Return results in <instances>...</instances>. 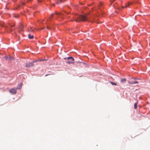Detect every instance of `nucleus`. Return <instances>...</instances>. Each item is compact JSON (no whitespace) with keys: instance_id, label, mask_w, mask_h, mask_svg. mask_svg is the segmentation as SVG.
I'll return each mask as SVG.
<instances>
[{"instance_id":"1","label":"nucleus","mask_w":150,"mask_h":150,"mask_svg":"<svg viewBox=\"0 0 150 150\" xmlns=\"http://www.w3.org/2000/svg\"><path fill=\"white\" fill-rule=\"evenodd\" d=\"M73 20L71 21H75L76 22H79L81 21H89L91 22H94V21L92 20H89L87 14L85 15H76L73 17Z\"/></svg>"},{"instance_id":"2","label":"nucleus","mask_w":150,"mask_h":150,"mask_svg":"<svg viewBox=\"0 0 150 150\" xmlns=\"http://www.w3.org/2000/svg\"><path fill=\"white\" fill-rule=\"evenodd\" d=\"M67 59V61L66 62L67 63L69 64L74 63L73 61L74 60V59L72 57H68Z\"/></svg>"},{"instance_id":"3","label":"nucleus","mask_w":150,"mask_h":150,"mask_svg":"<svg viewBox=\"0 0 150 150\" xmlns=\"http://www.w3.org/2000/svg\"><path fill=\"white\" fill-rule=\"evenodd\" d=\"M16 88H13L10 89L9 91V92L12 93L13 94H15L16 93Z\"/></svg>"},{"instance_id":"4","label":"nucleus","mask_w":150,"mask_h":150,"mask_svg":"<svg viewBox=\"0 0 150 150\" xmlns=\"http://www.w3.org/2000/svg\"><path fill=\"white\" fill-rule=\"evenodd\" d=\"M34 65L33 62H30L28 63H27L26 64L25 67H31L33 66Z\"/></svg>"},{"instance_id":"5","label":"nucleus","mask_w":150,"mask_h":150,"mask_svg":"<svg viewBox=\"0 0 150 150\" xmlns=\"http://www.w3.org/2000/svg\"><path fill=\"white\" fill-rule=\"evenodd\" d=\"M128 83L129 84H134L138 83H139V82L137 81H129L128 82Z\"/></svg>"},{"instance_id":"6","label":"nucleus","mask_w":150,"mask_h":150,"mask_svg":"<svg viewBox=\"0 0 150 150\" xmlns=\"http://www.w3.org/2000/svg\"><path fill=\"white\" fill-rule=\"evenodd\" d=\"M5 58H6V60H13V59H14V58L13 57H11L10 56H9V57H4Z\"/></svg>"},{"instance_id":"7","label":"nucleus","mask_w":150,"mask_h":150,"mask_svg":"<svg viewBox=\"0 0 150 150\" xmlns=\"http://www.w3.org/2000/svg\"><path fill=\"white\" fill-rule=\"evenodd\" d=\"M22 86V84L21 83L18 84V86L16 88V89H20Z\"/></svg>"},{"instance_id":"8","label":"nucleus","mask_w":150,"mask_h":150,"mask_svg":"<svg viewBox=\"0 0 150 150\" xmlns=\"http://www.w3.org/2000/svg\"><path fill=\"white\" fill-rule=\"evenodd\" d=\"M132 4V3H131V2H129L128 3H127V4H126L125 6V7H123V8H126L127 7H128L129 5H131V4Z\"/></svg>"},{"instance_id":"9","label":"nucleus","mask_w":150,"mask_h":150,"mask_svg":"<svg viewBox=\"0 0 150 150\" xmlns=\"http://www.w3.org/2000/svg\"><path fill=\"white\" fill-rule=\"evenodd\" d=\"M28 37L29 39H32L34 38V36L33 35H31L30 34L28 35Z\"/></svg>"},{"instance_id":"10","label":"nucleus","mask_w":150,"mask_h":150,"mask_svg":"<svg viewBox=\"0 0 150 150\" xmlns=\"http://www.w3.org/2000/svg\"><path fill=\"white\" fill-rule=\"evenodd\" d=\"M64 1H65V0H58L57 3V4H59L60 3L63 2Z\"/></svg>"},{"instance_id":"11","label":"nucleus","mask_w":150,"mask_h":150,"mask_svg":"<svg viewBox=\"0 0 150 150\" xmlns=\"http://www.w3.org/2000/svg\"><path fill=\"white\" fill-rule=\"evenodd\" d=\"M54 14V13H52V14H51L50 17V18L48 19V20H47L48 21H50V20L52 19V17H53V16Z\"/></svg>"},{"instance_id":"12","label":"nucleus","mask_w":150,"mask_h":150,"mask_svg":"<svg viewBox=\"0 0 150 150\" xmlns=\"http://www.w3.org/2000/svg\"><path fill=\"white\" fill-rule=\"evenodd\" d=\"M56 13V14L59 15V17H60L61 18H62V16H61L62 15V13H58L57 12Z\"/></svg>"},{"instance_id":"13","label":"nucleus","mask_w":150,"mask_h":150,"mask_svg":"<svg viewBox=\"0 0 150 150\" xmlns=\"http://www.w3.org/2000/svg\"><path fill=\"white\" fill-rule=\"evenodd\" d=\"M126 81V79H122L121 80V82L122 83H124Z\"/></svg>"},{"instance_id":"14","label":"nucleus","mask_w":150,"mask_h":150,"mask_svg":"<svg viewBox=\"0 0 150 150\" xmlns=\"http://www.w3.org/2000/svg\"><path fill=\"white\" fill-rule=\"evenodd\" d=\"M137 103H136L134 104V108L135 109H136L137 108Z\"/></svg>"},{"instance_id":"15","label":"nucleus","mask_w":150,"mask_h":150,"mask_svg":"<svg viewBox=\"0 0 150 150\" xmlns=\"http://www.w3.org/2000/svg\"><path fill=\"white\" fill-rule=\"evenodd\" d=\"M115 0H110V5H111L113 2L115 1Z\"/></svg>"},{"instance_id":"16","label":"nucleus","mask_w":150,"mask_h":150,"mask_svg":"<svg viewBox=\"0 0 150 150\" xmlns=\"http://www.w3.org/2000/svg\"><path fill=\"white\" fill-rule=\"evenodd\" d=\"M3 24H4L3 22L0 21V25L1 26H3L4 25Z\"/></svg>"},{"instance_id":"17","label":"nucleus","mask_w":150,"mask_h":150,"mask_svg":"<svg viewBox=\"0 0 150 150\" xmlns=\"http://www.w3.org/2000/svg\"><path fill=\"white\" fill-rule=\"evenodd\" d=\"M110 83L112 85H117V84L116 83H115L112 82L111 81L110 82Z\"/></svg>"},{"instance_id":"18","label":"nucleus","mask_w":150,"mask_h":150,"mask_svg":"<svg viewBox=\"0 0 150 150\" xmlns=\"http://www.w3.org/2000/svg\"><path fill=\"white\" fill-rule=\"evenodd\" d=\"M25 3L24 2H22L21 3V5H24L25 4Z\"/></svg>"},{"instance_id":"19","label":"nucleus","mask_w":150,"mask_h":150,"mask_svg":"<svg viewBox=\"0 0 150 150\" xmlns=\"http://www.w3.org/2000/svg\"><path fill=\"white\" fill-rule=\"evenodd\" d=\"M37 61V60H35V61H33V62H33V63L34 64V62H36Z\"/></svg>"},{"instance_id":"20","label":"nucleus","mask_w":150,"mask_h":150,"mask_svg":"<svg viewBox=\"0 0 150 150\" xmlns=\"http://www.w3.org/2000/svg\"><path fill=\"white\" fill-rule=\"evenodd\" d=\"M47 29H49L50 28V27L47 26Z\"/></svg>"},{"instance_id":"21","label":"nucleus","mask_w":150,"mask_h":150,"mask_svg":"<svg viewBox=\"0 0 150 150\" xmlns=\"http://www.w3.org/2000/svg\"><path fill=\"white\" fill-rule=\"evenodd\" d=\"M45 60V59H42V60H40V61H44Z\"/></svg>"},{"instance_id":"22","label":"nucleus","mask_w":150,"mask_h":150,"mask_svg":"<svg viewBox=\"0 0 150 150\" xmlns=\"http://www.w3.org/2000/svg\"><path fill=\"white\" fill-rule=\"evenodd\" d=\"M64 59H67V58H64Z\"/></svg>"},{"instance_id":"23","label":"nucleus","mask_w":150,"mask_h":150,"mask_svg":"<svg viewBox=\"0 0 150 150\" xmlns=\"http://www.w3.org/2000/svg\"><path fill=\"white\" fill-rule=\"evenodd\" d=\"M102 3H100V5H102Z\"/></svg>"},{"instance_id":"24","label":"nucleus","mask_w":150,"mask_h":150,"mask_svg":"<svg viewBox=\"0 0 150 150\" xmlns=\"http://www.w3.org/2000/svg\"><path fill=\"white\" fill-rule=\"evenodd\" d=\"M11 26L13 27L14 25H11Z\"/></svg>"},{"instance_id":"25","label":"nucleus","mask_w":150,"mask_h":150,"mask_svg":"<svg viewBox=\"0 0 150 150\" xmlns=\"http://www.w3.org/2000/svg\"><path fill=\"white\" fill-rule=\"evenodd\" d=\"M14 17H17L16 16H14Z\"/></svg>"},{"instance_id":"26","label":"nucleus","mask_w":150,"mask_h":150,"mask_svg":"<svg viewBox=\"0 0 150 150\" xmlns=\"http://www.w3.org/2000/svg\"><path fill=\"white\" fill-rule=\"evenodd\" d=\"M48 75L47 74L45 75V76H47Z\"/></svg>"}]
</instances>
